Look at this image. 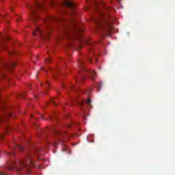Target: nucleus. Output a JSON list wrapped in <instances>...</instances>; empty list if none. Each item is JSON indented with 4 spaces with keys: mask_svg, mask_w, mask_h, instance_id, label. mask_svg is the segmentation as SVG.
<instances>
[{
    "mask_svg": "<svg viewBox=\"0 0 175 175\" xmlns=\"http://www.w3.org/2000/svg\"><path fill=\"white\" fill-rule=\"evenodd\" d=\"M111 8L105 7L104 12H99L100 18H97L94 20V23L98 29L105 31V32H111L113 29V18L109 14Z\"/></svg>",
    "mask_w": 175,
    "mask_h": 175,
    "instance_id": "obj_1",
    "label": "nucleus"
},
{
    "mask_svg": "<svg viewBox=\"0 0 175 175\" xmlns=\"http://www.w3.org/2000/svg\"><path fill=\"white\" fill-rule=\"evenodd\" d=\"M43 21L45 23V26H36V30L33 32V35H39V36H44L45 38L49 36L50 32L53 31V27L51 24L55 21H62V19L57 16H46V18L43 19Z\"/></svg>",
    "mask_w": 175,
    "mask_h": 175,
    "instance_id": "obj_2",
    "label": "nucleus"
},
{
    "mask_svg": "<svg viewBox=\"0 0 175 175\" xmlns=\"http://www.w3.org/2000/svg\"><path fill=\"white\" fill-rule=\"evenodd\" d=\"M70 24L72 25V28L67 29L64 31V35L66 36L67 39H77L79 36L78 33L80 32H83V29L78 26L77 22H76V19L75 18H72L69 21Z\"/></svg>",
    "mask_w": 175,
    "mask_h": 175,
    "instance_id": "obj_3",
    "label": "nucleus"
},
{
    "mask_svg": "<svg viewBox=\"0 0 175 175\" xmlns=\"http://www.w3.org/2000/svg\"><path fill=\"white\" fill-rule=\"evenodd\" d=\"M14 163L18 172L28 170L29 173H31L29 169L33 167V161L31 156H27L25 159L17 160Z\"/></svg>",
    "mask_w": 175,
    "mask_h": 175,
    "instance_id": "obj_4",
    "label": "nucleus"
},
{
    "mask_svg": "<svg viewBox=\"0 0 175 175\" xmlns=\"http://www.w3.org/2000/svg\"><path fill=\"white\" fill-rule=\"evenodd\" d=\"M80 76L76 79L77 83L79 81H83V80L85 79V75L86 76H90L92 80L95 79V76H96V73L94 71L88 70L85 67H84V62L79 60V64Z\"/></svg>",
    "mask_w": 175,
    "mask_h": 175,
    "instance_id": "obj_5",
    "label": "nucleus"
},
{
    "mask_svg": "<svg viewBox=\"0 0 175 175\" xmlns=\"http://www.w3.org/2000/svg\"><path fill=\"white\" fill-rule=\"evenodd\" d=\"M44 5V0H36L34 6L28 5L29 9L31 12L32 20H38L39 16L36 14V9H42Z\"/></svg>",
    "mask_w": 175,
    "mask_h": 175,
    "instance_id": "obj_6",
    "label": "nucleus"
},
{
    "mask_svg": "<svg viewBox=\"0 0 175 175\" xmlns=\"http://www.w3.org/2000/svg\"><path fill=\"white\" fill-rule=\"evenodd\" d=\"M63 5L66 8H69L72 10V14H75L76 10V3L72 0H63Z\"/></svg>",
    "mask_w": 175,
    "mask_h": 175,
    "instance_id": "obj_7",
    "label": "nucleus"
},
{
    "mask_svg": "<svg viewBox=\"0 0 175 175\" xmlns=\"http://www.w3.org/2000/svg\"><path fill=\"white\" fill-rule=\"evenodd\" d=\"M9 40V37L5 36H0V50H5L6 49V40Z\"/></svg>",
    "mask_w": 175,
    "mask_h": 175,
    "instance_id": "obj_8",
    "label": "nucleus"
},
{
    "mask_svg": "<svg viewBox=\"0 0 175 175\" xmlns=\"http://www.w3.org/2000/svg\"><path fill=\"white\" fill-rule=\"evenodd\" d=\"M3 65L4 68H6L7 69H12V68H14L16 66V62L11 61L9 63L3 62Z\"/></svg>",
    "mask_w": 175,
    "mask_h": 175,
    "instance_id": "obj_9",
    "label": "nucleus"
},
{
    "mask_svg": "<svg viewBox=\"0 0 175 175\" xmlns=\"http://www.w3.org/2000/svg\"><path fill=\"white\" fill-rule=\"evenodd\" d=\"M89 51H90V56L88 57V59H89L90 62H92V58H91V55L93 54L92 46H90V48L89 49Z\"/></svg>",
    "mask_w": 175,
    "mask_h": 175,
    "instance_id": "obj_10",
    "label": "nucleus"
},
{
    "mask_svg": "<svg viewBox=\"0 0 175 175\" xmlns=\"http://www.w3.org/2000/svg\"><path fill=\"white\" fill-rule=\"evenodd\" d=\"M86 105H88V106H89L90 107H92V106L91 105V99L88 98L86 102H85Z\"/></svg>",
    "mask_w": 175,
    "mask_h": 175,
    "instance_id": "obj_11",
    "label": "nucleus"
},
{
    "mask_svg": "<svg viewBox=\"0 0 175 175\" xmlns=\"http://www.w3.org/2000/svg\"><path fill=\"white\" fill-rule=\"evenodd\" d=\"M16 148H18V150H20V151H24V147H23L20 145H17Z\"/></svg>",
    "mask_w": 175,
    "mask_h": 175,
    "instance_id": "obj_12",
    "label": "nucleus"
},
{
    "mask_svg": "<svg viewBox=\"0 0 175 175\" xmlns=\"http://www.w3.org/2000/svg\"><path fill=\"white\" fill-rule=\"evenodd\" d=\"M8 117V115H4V116H0V121H5V118Z\"/></svg>",
    "mask_w": 175,
    "mask_h": 175,
    "instance_id": "obj_13",
    "label": "nucleus"
},
{
    "mask_svg": "<svg viewBox=\"0 0 175 175\" xmlns=\"http://www.w3.org/2000/svg\"><path fill=\"white\" fill-rule=\"evenodd\" d=\"M93 1L94 2V5H95V9L97 10H98V1H96V0H93Z\"/></svg>",
    "mask_w": 175,
    "mask_h": 175,
    "instance_id": "obj_14",
    "label": "nucleus"
},
{
    "mask_svg": "<svg viewBox=\"0 0 175 175\" xmlns=\"http://www.w3.org/2000/svg\"><path fill=\"white\" fill-rule=\"evenodd\" d=\"M55 100H57V99L54 100V98H52V100H51V103H52V105H57Z\"/></svg>",
    "mask_w": 175,
    "mask_h": 175,
    "instance_id": "obj_15",
    "label": "nucleus"
},
{
    "mask_svg": "<svg viewBox=\"0 0 175 175\" xmlns=\"http://www.w3.org/2000/svg\"><path fill=\"white\" fill-rule=\"evenodd\" d=\"M45 87H46V88H48V87H50V82L46 81V83H45Z\"/></svg>",
    "mask_w": 175,
    "mask_h": 175,
    "instance_id": "obj_16",
    "label": "nucleus"
},
{
    "mask_svg": "<svg viewBox=\"0 0 175 175\" xmlns=\"http://www.w3.org/2000/svg\"><path fill=\"white\" fill-rule=\"evenodd\" d=\"M45 62H51V59H45Z\"/></svg>",
    "mask_w": 175,
    "mask_h": 175,
    "instance_id": "obj_17",
    "label": "nucleus"
},
{
    "mask_svg": "<svg viewBox=\"0 0 175 175\" xmlns=\"http://www.w3.org/2000/svg\"><path fill=\"white\" fill-rule=\"evenodd\" d=\"M71 88H72V90H74L75 91H77V88H75V86H72Z\"/></svg>",
    "mask_w": 175,
    "mask_h": 175,
    "instance_id": "obj_18",
    "label": "nucleus"
},
{
    "mask_svg": "<svg viewBox=\"0 0 175 175\" xmlns=\"http://www.w3.org/2000/svg\"><path fill=\"white\" fill-rule=\"evenodd\" d=\"M86 42L88 43V44H90V45H92V42H91L86 41Z\"/></svg>",
    "mask_w": 175,
    "mask_h": 175,
    "instance_id": "obj_19",
    "label": "nucleus"
},
{
    "mask_svg": "<svg viewBox=\"0 0 175 175\" xmlns=\"http://www.w3.org/2000/svg\"><path fill=\"white\" fill-rule=\"evenodd\" d=\"M0 175H6V173H5V172H0Z\"/></svg>",
    "mask_w": 175,
    "mask_h": 175,
    "instance_id": "obj_20",
    "label": "nucleus"
},
{
    "mask_svg": "<svg viewBox=\"0 0 175 175\" xmlns=\"http://www.w3.org/2000/svg\"><path fill=\"white\" fill-rule=\"evenodd\" d=\"M85 94H86V95H90V91H86Z\"/></svg>",
    "mask_w": 175,
    "mask_h": 175,
    "instance_id": "obj_21",
    "label": "nucleus"
},
{
    "mask_svg": "<svg viewBox=\"0 0 175 175\" xmlns=\"http://www.w3.org/2000/svg\"><path fill=\"white\" fill-rule=\"evenodd\" d=\"M1 18H6V16L5 15H1Z\"/></svg>",
    "mask_w": 175,
    "mask_h": 175,
    "instance_id": "obj_22",
    "label": "nucleus"
},
{
    "mask_svg": "<svg viewBox=\"0 0 175 175\" xmlns=\"http://www.w3.org/2000/svg\"><path fill=\"white\" fill-rule=\"evenodd\" d=\"M31 117L32 118H33L34 120H36V118H35V116H33V115H31Z\"/></svg>",
    "mask_w": 175,
    "mask_h": 175,
    "instance_id": "obj_23",
    "label": "nucleus"
},
{
    "mask_svg": "<svg viewBox=\"0 0 175 175\" xmlns=\"http://www.w3.org/2000/svg\"><path fill=\"white\" fill-rule=\"evenodd\" d=\"M12 113H9V114H8V116H9V117H12Z\"/></svg>",
    "mask_w": 175,
    "mask_h": 175,
    "instance_id": "obj_24",
    "label": "nucleus"
},
{
    "mask_svg": "<svg viewBox=\"0 0 175 175\" xmlns=\"http://www.w3.org/2000/svg\"><path fill=\"white\" fill-rule=\"evenodd\" d=\"M19 96H21V98H23V94H19Z\"/></svg>",
    "mask_w": 175,
    "mask_h": 175,
    "instance_id": "obj_25",
    "label": "nucleus"
},
{
    "mask_svg": "<svg viewBox=\"0 0 175 175\" xmlns=\"http://www.w3.org/2000/svg\"><path fill=\"white\" fill-rule=\"evenodd\" d=\"M62 151H66V148L65 149H62Z\"/></svg>",
    "mask_w": 175,
    "mask_h": 175,
    "instance_id": "obj_26",
    "label": "nucleus"
},
{
    "mask_svg": "<svg viewBox=\"0 0 175 175\" xmlns=\"http://www.w3.org/2000/svg\"><path fill=\"white\" fill-rule=\"evenodd\" d=\"M56 133H62L59 132V131H56Z\"/></svg>",
    "mask_w": 175,
    "mask_h": 175,
    "instance_id": "obj_27",
    "label": "nucleus"
},
{
    "mask_svg": "<svg viewBox=\"0 0 175 175\" xmlns=\"http://www.w3.org/2000/svg\"><path fill=\"white\" fill-rule=\"evenodd\" d=\"M0 110H2V107H1V105H0Z\"/></svg>",
    "mask_w": 175,
    "mask_h": 175,
    "instance_id": "obj_28",
    "label": "nucleus"
},
{
    "mask_svg": "<svg viewBox=\"0 0 175 175\" xmlns=\"http://www.w3.org/2000/svg\"><path fill=\"white\" fill-rule=\"evenodd\" d=\"M63 135H66V133H63Z\"/></svg>",
    "mask_w": 175,
    "mask_h": 175,
    "instance_id": "obj_29",
    "label": "nucleus"
},
{
    "mask_svg": "<svg viewBox=\"0 0 175 175\" xmlns=\"http://www.w3.org/2000/svg\"><path fill=\"white\" fill-rule=\"evenodd\" d=\"M1 105H3V102H1Z\"/></svg>",
    "mask_w": 175,
    "mask_h": 175,
    "instance_id": "obj_30",
    "label": "nucleus"
},
{
    "mask_svg": "<svg viewBox=\"0 0 175 175\" xmlns=\"http://www.w3.org/2000/svg\"><path fill=\"white\" fill-rule=\"evenodd\" d=\"M41 118L43 120V118H44L43 116H41Z\"/></svg>",
    "mask_w": 175,
    "mask_h": 175,
    "instance_id": "obj_31",
    "label": "nucleus"
},
{
    "mask_svg": "<svg viewBox=\"0 0 175 175\" xmlns=\"http://www.w3.org/2000/svg\"><path fill=\"white\" fill-rule=\"evenodd\" d=\"M12 155H14V152H12Z\"/></svg>",
    "mask_w": 175,
    "mask_h": 175,
    "instance_id": "obj_32",
    "label": "nucleus"
},
{
    "mask_svg": "<svg viewBox=\"0 0 175 175\" xmlns=\"http://www.w3.org/2000/svg\"><path fill=\"white\" fill-rule=\"evenodd\" d=\"M82 103H85V101H82Z\"/></svg>",
    "mask_w": 175,
    "mask_h": 175,
    "instance_id": "obj_33",
    "label": "nucleus"
},
{
    "mask_svg": "<svg viewBox=\"0 0 175 175\" xmlns=\"http://www.w3.org/2000/svg\"><path fill=\"white\" fill-rule=\"evenodd\" d=\"M41 69L43 70V67H42Z\"/></svg>",
    "mask_w": 175,
    "mask_h": 175,
    "instance_id": "obj_34",
    "label": "nucleus"
},
{
    "mask_svg": "<svg viewBox=\"0 0 175 175\" xmlns=\"http://www.w3.org/2000/svg\"><path fill=\"white\" fill-rule=\"evenodd\" d=\"M38 74H37L36 77H38Z\"/></svg>",
    "mask_w": 175,
    "mask_h": 175,
    "instance_id": "obj_35",
    "label": "nucleus"
}]
</instances>
